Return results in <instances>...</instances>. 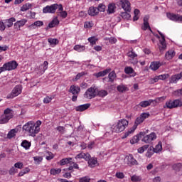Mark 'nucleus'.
<instances>
[{"label": "nucleus", "mask_w": 182, "mask_h": 182, "mask_svg": "<svg viewBox=\"0 0 182 182\" xmlns=\"http://www.w3.org/2000/svg\"><path fill=\"white\" fill-rule=\"evenodd\" d=\"M97 96V87L95 86L88 88L84 94V97H85V99H94V97H96Z\"/></svg>", "instance_id": "obj_4"}, {"label": "nucleus", "mask_w": 182, "mask_h": 182, "mask_svg": "<svg viewBox=\"0 0 182 182\" xmlns=\"http://www.w3.org/2000/svg\"><path fill=\"white\" fill-rule=\"evenodd\" d=\"M156 139H157V135L154 132H151L149 134L144 135L141 141L147 144L151 143L154 140H156Z\"/></svg>", "instance_id": "obj_10"}, {"label": "nucleus", "mask_w": 182, "mask_h": 182, "mask_svg": "<svg viewBox=\"0 0 182 182\" xmlns=\"http://www.w3.org/2000/svg\"><path fill=\"white\" fill-rule=\"evenodd\" d=\"M14 167H16V168H19V170H22V168H23V163L22 162H16L14 164Z\"/></svg>", "instance_id": "obj_61"}, {"label": "nucleus", "mask_w": 182, "mask_h": 182, "mask_svg": "<svg viewBox=\"0 0 182 182\" xmlns=\"http://www.w3.org/2000/svg\"><path fill=\"white\" fill-rule=\"evenodd\" d=\"M79 182H90V178L89 176L80 178Z\"/></svg>", "instance_id": "obj_62"}, {"label": "nucleus", "mask_w": 182, "mask_h": 182, "mask_svg": "<svg viewBox=\"0 0 182 182\" xmlns=\"http://www.w3.org/2000/svg\"><path fill=\"white\" fill-rule=\"evenodd\" d=\"M97 96H99L100 97H105L107 96V91L105 90H101L99 91L97 88Z\"/></svg>", "instance_id": "obj_38"}, {"label": "nucleus", "mask_w": 182, "mask_h": 182, "mask_svg": "<svg viewBox=\"0 0 182 182\" xmlns=\"http://www.w3.org/2000/svg\"><path fill=\"white\" fill-rule=\"evenodd\" d=\"M139 14H140V10L136 9L134 11V18H133L134 22H136V21H139V18H140V16H139Z\"/></svg>", "instance_id": "obj_43"}, {"label": "nucleus", "mask_w": 182, "mask_h": 182, "mask_svg": "<svg viewBox=\"0 0 182 182\" xmlns=\"http://www.w3.org/2000/svg\"><path fill=\"white\" fill-rule=\"evenodd\" d=\"M159 80H160V77H159V75H156L154 78H151L149 80V82L151 85H154V83H156V82H159Z\"/></svg>", "instance_id": "obj_55"}, {"label": "nucleus", "mask_w": 182, "mask_h": 182, "mask_svg": "<svg viewBox=\"0 0 182 182\" xmlns=\"http://www.w3.org/2000/svg\"><path fill=\"white\" fill-rule=\"evenodd\" d=\"M154 153H156V151H154L153 146H150L149 148L148 147L146 156L150 159V157H151Z\"/></svg>", "instance_id": "obj_36"}, {"label": "nucleus", "mask_w": 182, "mask_h": 182, "mask_svg": "<svg viewBox=\"0 0 182 182\" xmlns=\"http://www.w3.org/2000/svg\"><path fill=\"white\" fill-rule=\"evenodd\" d=\"M23 130L29 136L35 137L41 132V127H35V122L29 121L23 126Z\"/></svg>", "instance_id": "obj_1"}, {"label": "nucleus", "mask_w": 182, "mask_h": 182, "mask_svg": "<svg viewBox=\"0 0 182 182\" xmlns=\"http://www.w3.org/2000/svg\"><path fill=\"white\" fill-rule=\"evenodd\" d=\"M97 14H99V10L97 9V8L95 6H91L89 8L88 15H90V16H96Z\"/></svg>", "instance_id": "obj_23"}, {"label": "nucleus", "mask_w": 182, "mask_h": 182, "mask_svg": "<svg viewBox=\"0 0 182 182\" xmlns=\"http://www.w3.org/2000/svg\"><path fill=\"white\" fill-rule=\"evenodd\" d=\"M8 122H9V119L3 114L0 117V124H5V123H8Z\"/></svg>", "instance_id": "obj_45"}, {"label": "nucleus", "mask_w": 182, "mask_h": 182, "mask_svg": "<svg viewBox=\"0 0 182 182\" xmlns=\"http://www.w3.org/2000/svg\"><path fill=\"white\" fill-rule=\"evenodd\" d=\"M176 56V51L173 50H169L168 52L165 54V58L167 59V60H171V59H173Z\"/></svg>", "instance_id": "obj_24"}, {"label": "nucleus", "mask_w": 182, "mask_h": 182, "mask_svg": "<svg viewBox=\"0 0 182 182\" xmlns=\"http://www.w3.org/2000/svg\"><path fill=\"white\" fill-rule=\"evenodd\" d=\"M115 177H117V178L123 179V178L124 177V173H123L122 172H117L115 174Z\"/></svg>", "instance_id": "obj_64"}, {"label": "nucleus", "mask_w": 182, "mask_h": 182, "mask_svg": "<svg viewBox=\"0 0 182 182\" xmlns=\"http://www.w3.org/2000/svg\"><path fill=\"white\" fill-rule=\"evenodd\" d=\"M90 157V154L81 152L77 155H76L75 159L76 160H77V159H84V160H89Z\"/></svg>", "instance_id": "obj_22"}, {"label": "nucleus", "mask_w": 182, "mask_h": 182, "mask_svg": "<svg viewBox=\"0 0 182 182\" xmlns=\"http://www.w3.org/2000/svg\"><path fill=\"white\" fill-rule=\"evenodd\" d=\"M141 28L142 29V31H147L148 29L149 31H150V32H151V33H153V30H151L149 22H144L143 26L141 27Z\"/></svg>", "instance_id": "obj_35"}, {"label": "nucleus", "mask_w": 182, "mask_h": 182, "mask_svg": "<svg viewBox=\"0 0 182 182\" xmlns=\"http://www.w3.org/2000/svg\"><path fill=\"white\" fill-rule=\"evenodd\" d=\"M166 99H167L166 96H162L160 97H157L155 100H153L154 102H155L156 103H160L161 102H164V100H166Z\"/></svg>", "instance_id": "obj_51"}, {"label": "nucleus", "mask_w": 182, "mask_h": 182, "mask_svg": "<svg viewBox=\"0 0 182 182\" xmlns=\"http://www.w3.org/2000/svg\"><path fill=\"white\" fill-rule=\"evenodd\" d=\"M116 77H117V75H116V73L114 72V70L112 72L110 71L108 75V78H109L108 82H109L110 83H113Z\"/></svg>", "instance_id": "obj_31"}, {"label": "nucleus", "mask_w": 182, "mask_h": 182, "mask_svg": "<svg viewBox=\"0 0 182 182\" xmlns=\"http://www.w3.org/2000/svg\"><path fill=\"white\" fill-rule=\"evenodd\" d=\"M129 126V121L127 119L119 120L115 126H113L112 130L115 133H121Z\"/></svg>", "instance_id": "obj_3"}, {"label": "nucleus", "mask_w": 182, "mask_h": 182, "mask_svg": "<svg viewBox=\"0 0 182 182\" xmlns=\"http://www.w3.org/2000/svg\"><path fill=\"white\" fill-rule=\"evenodd\" d=\"M124 72L127 75H132L133 77L136 76V72H134V70L132 67H126L124 68Z\"/></svg>", "instance_id": "obj_32"}, {"label": "nucleus", "mask_w": 182, "mask_h": 182, "mask_svg": "<svg viewBox=\"0 0 182 182\" xmlns=\"http://www.w3.org/2000/svg\"><path fill=\"white\" fill-rule=\"evenodd\" d=\"M173 95L176 97H182V88L173 91Z\"/></svg>", "instance_id": "obj_48"}, {"label": "nucleus", "mask_w": 182, "mask_h": 182, "mask_svg": "<svg viewBox=\"0 0 182 182\" xmlns=\"http://www.w3.org/2000/svg\"><path fill=\"white\" fill-rule=\"evenodd\" d=\"M119 4L122 9L125 11V12H122L120 14V16H122L123 19H130V18H132V16L130 15V14L128 13L132 11V7L130 6V1H129V0H120Z\"/></svg>", "instance_id": "obj_2"}, {"label": "nucleus", "mask_w": 182, "mask_h": 182, "mask_svg": "<svg viewBox=\"0 0 182 182\" xmlns=\"http://www.w3.org/2000/svg\"><path fill=\"white\" fill-rule=\"evenodd\" d=\"M48 42H49L50 45H58L59 43V40L50 38L48 39Z\"/></svg>", "instance_id": "obj_49"}, {"label": "nucleus", "mask_w": 182, "mask_h": 182, "mask_svg": "<svg viewBox=\"0 0 182 182\" xmlns=\"http://www.w3.org/2000/svg\"><path fill=\"white\" fill-rule=\"evenodd\" d=\"M53 157H55V156L53 155V153L50 151H47V155L46 156V160L50 161L53 159Z\"/></svg>", "instance_id": "obj_56"}, {"label": "nucleus", "mask_w": 182, "mask_h": 182, "mask_svg": "<svg viewBox=\"0 0 182 182\" xmlns=\"http://www.w3.org/2000/svg\"><path fill=\"white\" fill-rule=\"evenodd\" d=\"M52 102V97L47 96L43 99V103L48 105V103H50Z\"/></svg>", "instance_id": "obj_63"}, {"label": "nucleus", "mask_w": 182, "mask_h": 182, "mask_svg": "<svg viewBox=\"0 0 182 182\" xmlns=\"http://www.w3.org/2000/svg\"><path fill=\"white\" fill-rule=\"evenodd\" d=\"M144 134H146V133L140 132L139 134L134 136L133 138L130 140L131 144H136V143H139L141 137L144 136Z\"/></svg>", "instance_id": "obj_16"}, {"label": "nucleus", "mask_w": 182, "mask_h": 182, "mask_svg": "<svg viewBox=\"0 0 182 182\" xmlns=\"http://www.w3.org/2000/svg\"><path fill=\"white\" fill-rule=\"evenodd\" d=\"M16 19L14 17L10 18L9 19H6L4 21V25L7 26V28H11L14 25V22H15Z\"/></svg>", "instance_id": "obj_30"}, {"label": "nucleus", "mask_w": 182, "mask_h": 182, "mask_svg": "<svg viewBox=\"0 0 182 182\" xmlns=\"http://www.w3.org/2000/svg\"><path fill=\"white\" fill-rule=\"evenodd\" d=\"M65 129L66 128H65V127L63 126H58L55 128V129L61 134H63V133H65Z\"/></svg>", "instance_id": "obj_59"}, {"label": "nucleus", "mask_w": 182, "mask_h": 182, "mask_svg": "<svg viewBox=\"0 0 182 182\" xmlns=\"http://www.w3.org/2000/svg\"><path fill=\"white\" fill-rule=\"evenodd\" d=\"M69 92L73 95L72 96V101L77 102V96H79V93H80V87L77 85H71Z\"/></svg>", "instance_id": "obj_5"}, {"label": "nucleus", "mask_w": 182, "mask_h": 182, "mask_svg": "<svg viewBox=\"0 0 182 182\" xmlns=\"http://www.w3.org/2000/svg\"><path fill=\"white\" fill-rule=\"evenodd\" d=\"M31 8H32V4H26L21 7V11L22 12H25L26 11H28V9H31Z\"/></svg>", "instance_id": "obj_46"}, {"label": "nucleus", "mask_w": 182, "mask_h": 182, "mask_svg": "<svg viewBox=\"0 0 182 182\" xmlns=\"http://www.w3.org/2000/svg\"><path fill=\"white\" fill-rule=\"evenodd\" d=\"M149 145H144L143 146L138 149V153H140V154L144 153L147 149H149Z\"/></svg>", "instance_id": "obj_50"}, {"label": "nucleus", "mask_w": 182, "mask_h": 182, "mask_svg": "<svg viewBox=\"0 0 182 182\" xmlns=\"http://www.w3.org/2000/svg\"><path fill=\"white\" fill-rule=\"evenodd\" d=\"M153 102H154V100H153L142 101L139 104V106H140V107H143V108L149 107V106H150V105H151V103H153Z\"/></svg>", "instance_id": "obj_29"}, {"label": "nucleus", "mask_w": 182, "mask_h": 182, "mask_svg": "<svg viewBox=\"0 0 182 182\" xmlns=\"http://www.w3.org/2000/svg\"><path fill=\"white\" fill-rule=\"evenodd\" d=\"M2 68L4 72H6V70L8 71L15 70V69L18 68V63H16V61L15 60H12V61L4 63Z\"/></svg>", "instance_id": "obj_8"}, {"label": "nucleus", "mask_w": 182, "mask_h": 182, "mask_svg": "<svg viewBox=\"0 0 182 182\" xmlns=\"http://www.w3.org/2000/svg\"><path fill=\"white\" fill-rule=\"evenodd\" d=\"M62 169L60 168H51L50 171V174L51 176H58V174H60Z\"/></svg>", "instance_id": "obj_39"}, {"label": "nucleus", "mask_w": 182, "mask_h": 182, "mask_svg": "<svg viewBox=\"0 0 182 182\" xmlns=\"http://www.w3.org/2000/svg\"><path fill=\"white\" fill-rule=\"evenodd\" d=\"M158 33L162 39V41H160V45L159 48L161 53H163V52H164V50H166V49L167 48V45L166 44V37L159 31H158Z\"/></svg>", "instance_id": "obj_13"}, {"label": "nucleus", "mask_w": 182, "mask_h": 182, "mask_svg": "<svg viewBox=\"0 0 182 182\" xmlns=\"http://www.w3.org/2000/svg\"><path fill=\"white\" fill-rule=\"evenodd\" d=\"M141 180V177L137 175H133L131 177V181H133V182H138V181H140Z\"/></svg>", "instance_id": "obj_52"}, {"label": "nucleus", "mask_w": 182, "mask_h": 182, "mask_svg": "<svg viewBox=\"0 0 182 182\" xmlns=\"http://www.w3.org/2000/svg\"><path fill=\"white\" fill-rule=\"evenodd\" d=\"M117 90L119 92V93H123L124 92H127L129 90V88L127 85H119L117 87Z\"/></svg>", "instance_id": "obj_34"}, {"label": "nucleus", "mask_w": 182, "mask_h": 182, "mask_svg": "<svg viewBox=\"0 0 182 182\" xmlns=\"http://www.w3.org/2000/svg\"><path fill=\"white\" fill-rule=\"evenodd\" d=\"M90 107V104H84L79 105L75 107L76 112H85V110H87Z\"/></svg>", "instance_id": "obj_21"}, {"label": "nucleus", "mask_w": 182, "mask_h": 182, "mask_svg": "<svg viewBox=\"0 0 182 182\" xmlns=\"http://www.w3.org/2000/svg\"><path fill=\"white\" fill-rule=\"evenodd\" d=\"M163 150V145L161 141H159L157 145H156L155 148H154V151L155 153H160Z\"/></svg>", "instance_id": "obj_40"}, {"label": "nucleus", "mask_w": 182, "mask_h": 182, "mask_svg": "<svg viewBox=\"0 0 182 182\" xmlns=\"http://www.w3.org/2000/svg\"><path fill=\"white\" fill-rule=\"evenodd\" d=\"M22 85H16L14 88L12 90L11 93L9 94L6 97V99H14V97H16V96H19L21 93H22Z\"/></svg>", "instance_id": "obj_6"}, {"label": "nucleus", "mask_w": 182, "mask_h": 182, "mask_svg": "<svg viewBox=\"0 0 182 182\" xmlns=\"http://www.w3.org/2000/svg\"><path fill=\"white\" fill-rule=\"evenodd\" d=\"M17 171H18V169H16L15 166H12L9 171V173L10 174V176H14L15 173H17Z\"/></svg>", "instance_id": "obj_60"}, {"label": "nucleus", "mask_w": 182, "mask_h": 182, "mask_svg": "<svg viewBox=\"0 0 182 182\" xmlns=\"http://www.w3.org/2000/svg\"><path fill=\"white\" fill-rule=\"evenodd\" d=\"M86 161H88V166L89 167H96V164H97V159L96 158H89L88 160H85Z\"/></svg>", "instance_id": "obj_27"}, {"label": "nucleus", "mask_w": 182, "mask_h": 182, "mask_svg": "<svg viewBox=\"0 0 182 182\" xmlns=\"http://www.w3.org/2000/svg\"><path fill=\"white\" fill-rule=\"evenodd\" d=\"M127 55L131 59H134V58H137V54L134 52L133 48H132V50L127 53Z\"/></svg>", "instance_id": "obj_42"}, {"label": "nucleus", "mask_w": 182, "mask_h": 182, "mask_svg": "<svg viewBox=\"0 0 182 182\" xmlns=\"http://www.w3.org/2000/svg\"><path fill=\"white\" fill-rule=\"evenodd\" d=\"M182 78V72H181L179 74H176L172 75L170 77L169 82L170 83H177V81L180 80V79Z\"/></svg>", "instance_id": "obj_17"}, {"label": "nucleus", "mask_w": 182, "mask_h": 182, "mask_svg": "<svg viewBox=\"0 0 182 182\" xmlns=\"http://www.w3.org/2000/svg\"><path fill=\"white\" fill-rule=\"evenodd\" d=\"M167 18L170 19V21H173V22H178L182 23V16L180 14H175L173 13H167Z\"/></svg>", "instance_id": "obj_12"}, {"label": "nucleus", "mask_w": 182, "mask_h": 182, "mask_svg": "<svg viewBox=\"0 0 182 182\" xmlns=\"http://www.w3.org/2000/svg\"><path fill=\"white\" fill-rule=\"evenodd\" d=\"M159 77V80H166L170 77V74H162L158 75Z\"/></svg>", "instance_id": "obj_57"}, {"label": "nucleus", "mask_w": 182, "mask_h": 182, "mask_svg": "<svg viewBox=\"0 0 182 182\" xmlns=\"http://www.w3.org/2000/svg\"><path fill=\"white\" fill-rule=\"evenodd\" d=\"M112 72V68H107L104 70L103 71H100L96 74V76L97 77H103V76H106L107 73H110Z\"/></svg>", "instance_id": "obj_28"}, {"label": "nucleus", "mask_w": 182, "mask_h": 182, "mask_svg": "<svg viewBox=\"0 0 182 182\" xmlns=\"http://www.w3.org/2000/svg\"><path fill=\"white\" fill-rule=\"evenodd\" d=\"M88 42H90L91 45H96V42H97V38L95 36L90 37L88 38Z\"/></svg>", "instance_id": "obj_54"}, {"label": "nucleus", "mask_w": 182, "mask_h": 182, "mask_svg": "<svg viewBox=\"0 0 182 182\" xmlns=\"http://www.w3.org/2000/svg\"><path fill=\"white\" fill-rule=\"evenodd\" d=\"M126 160L127 161L128 166H137V161L133 157L132 154H129L126 156Z\"/></svg>", "instance_id": "obj_15"}, {"label": "nucleus", "mask_w": 182, "mask_h": 182, "mask_svg": "<svg viewBox=\"0 0 182 182\" xmlns=\"http://www.w3.org/2000/svg\"><path fill=\"white\" fill-rule=\"evenodd\" d=\"M3 114L6 115L9 120H11L14 117V111L10 108H7L4 109Z\"/></svg>", "instance_id": "obj_25"}, {"label": "nucleus", "mask_w": 182, "mask_h": 182, "mask_svg": "<svg viewBox=\"0 0 182 182\" xmlns=\"http://www.w3.org/2000/svg\"><path fill=\"white\" fill-rule=\"evenodd\" d=\"M33 160L36 164H41L43 159L41 156H34Z\"/></svg>", "instance_id": "obj_58"}, {"label": "nucleus", "mask_w": 182, "mask_h": 182, "mask_svg": "<svg viewBox=\"0 0 182 182\" xmlns=\"http://www.w3.org/2000/svg\"><path fill=\"white\" fill-rule=\"evenodd\" d=\"M16 133H18L17 129H11L8 133V135H7L8 139H12V137H15V136H16Z\"/></svg>", "instance_id": "obj_37"}, {"label": "nucleus", "mask_w": 182, "mask_h": 182, "mask_svg": "<svg viewBox=\"0 0 182 182\" xmlns=\"http://www.w3.org/2000/svg\"><path fill=\"white\" fill-rule=\"evenodd\" d=\"M26 22H28V20L26 18H23L20 21H16L14 23V29H16L17 31H21V28L25 26Z\"/></svg>", "instance_id": "obj_14"}, {"label": "nucleus", "mask_w": 182, "mask_h": 182, "mask_svg": "<svg viewBox=\"0 0 182 182\" xmlns=\"http://www.w3.org/2000/svg\"><path fill=\"white\" fill-rule=\"evenodd\" d=\"M21 146L26 150H29V149H31V146H32V144L29 141L25 139L21 142Z\"/></svg>", "instance_id": "obj_33"}, {"label": "nucleus", "mask_w": 182, "mask_h": 182, "mask_svg": "<svg viewBox=\"0 0 182 182\" xmlns=\"http://www.w3.org/2000/svg\"><path fill=\"white\" fill-rule=\"evenodd\" d=\"M116 8V6L113 4H109L108 9H107V14L110 15V14H114V9Z\"/></svg>", "instance_id": "obj_44"}, {"label": "nucleus", "mask_w": 182, "mask_h": 182, "mask_svg": "<svg viewBox=\"0 0 182 182\" xmlns=\"http://www.w3.org/2000/svg\"><path fill=\"white\" fill-rule=\"evenodd\" d=\"M56 25H59V20H58V18H55L48 23V26L46 28V31H48V29L49 28H55Z\"/></svg>", "instance_id": "obj_26"}, {"label": "nucleus", "mask_w": 182, "mask_h": 182, "mask_svg": "<svg viewBox=\"0 0 182 182\" xmlns=\"http://www.w3.org/2000/svg\"><path fill=\"white\" fill-rule=\"evenodd\" d=\"M167 109H175L176 107H181L182 102L180 100H169L166 102Z\"/></svg>", "instance_id": "obj_9"}, {"label": "nucleus", "mask_w": 182, "mask_h": 182, "mask_svg": "<svg viewBox=\"0 0 182 182\" xmlns=\"http://www.w3.org/2000/svg\"><path fill=\"white\" fill-rule=\"evenodd\" d=\"M85 49H86L85 46L76 45L74 46V50H76L77 52H83Z\"/></svg>", "instance_id": "obj_47"}, {"label": "nucleus", "mask_w": 182, "mask_h": 182, "mask_svg": "<svg viewBox=\"0 0 182 182\" xmlns=\"http://www.w3.org/2000/svg\"><path fill=\"white\" fill-rule=\"evenodd\" d=\"M48 65H49V63H48V61H44V63L38 67L40 75H43L46 70H48Z\"/></svg>", "instance_id": "obj_20"}, {"label": "nucleus", "mask_w": 182, "mask_h": 182, "mask_svg": "<svg viewBox=\"0 0 182 182\" xmlns=\"http://www.w3.org/2000/svg\"><path fill=\"white\" fill-rule=\"evenodd\" d=\"M73 164V161H72V158H64L58 162L60 166H65L66 164H70V166H72Z\"/></svg>", "instance_id": "obj_19"}, {"label": "nucleus", "mask_w": 182, "mask_h": 182, "mask_svg": "<svg viewBox=\"0 0 182 182\" xmlns=\"http://www.w3.org/2000/svg\"><path fill=\"white\" fill-rule=\"evenodd\" d=\"M58 6L59 5H58V4H54L50 6H46L43 9V14H55Z\"/></svg>", "instance_id": "obj_11"}, {"label": "nucleus", "mask_w": 182, "mask_h": 182, "mask_svg": "<svg viewBox=\"0 0 182 182\" xmlns=\"http://www.w3.org/2000/svg\"><path fill=\"white\" fill-rule=\"evenodd\" d=\"M160 66H161V63L159 61H154L151 63L149 68L151 70H154V72H156V70L160 68Z\"/></svg>", "instance_id": "obj_18"}, {"label": "nucleus", "mask_w": 182, "mask_h": 182, "mask_svg": "<svg viewBox=\"0 0 182 182\" xmlns=\"http://www.w3.org/2000/svg\"><path fill=\"white\" fill-rule=\"evenodd\" d=\"M135 130H136V128L132 127L130 129H129L127 132H125L122 139H126L127 137H129V136H130V134H132V133H134Z\"/></svg>", "instance_id": "obj_41"}, {"label": "nucleus", "mask_w": 182, "mask_h": 182, "mask_svg": "<svg viewBox=\"0 0 182 182\" xmlns=\"http://www.w3.org/2000/svg\"><path fill=\"white\" fill-rule=\"evenodd\" d=\"M97 9L98 10V12H105L106 9V6L103 4H100Z\"/></svg>", "instance_id": "obj_53"}, {"label": "nucleus", "mask_w": 182, "mask_h": 182, "mask_svg": "<svg viewBox=\"0 0 182 182\" xmlns=\"http://www.w3.org/2000/svg\"><path fill=\"white\" fill-rule=\"evenodd\" d=\"M150 116L149 113H141L140 114L139 117H138L135 121H134V129H137V126H139V124H141V123H143V122H144V120H146V119H149V117Z\"/></svg>", "instance_id": "obj_7"}]
</instances>
